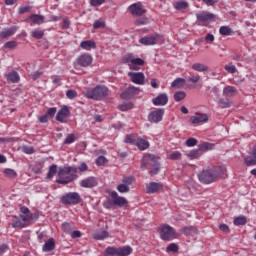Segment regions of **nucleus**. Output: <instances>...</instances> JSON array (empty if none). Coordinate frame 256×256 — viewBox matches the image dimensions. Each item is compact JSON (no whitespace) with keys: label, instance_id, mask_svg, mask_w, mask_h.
Returning a JSON list of instances; mask_svg holds the SVG:
<instances>
[{"label":"nucleus","instance_id":"1","mask_svg":"<svg viewBox=\"0 0 256 256\" xmlns=\"http://www.w3.org/2000/svg\"><path fill=\"white\" fill-rule=\"evenodd\" d=\"M225 173H227V168H225V166H213L202 170L198 174V179L200 183H203V185H211V183H215L216 181H219V179H223V177H225Z\"/></svg>","mask_w":256,"mask_h":256},{"label":"nucleus","instance_id":"2","mask_svg":"<svg viewBox=\"0 0 256 256\" xmlns=\"http://www.w3.org/2000/svg\"><path fill=\"white\" fill-rule=\"evenodd\" d=\"M75 179H77V168L66 166L59 169L56 183L59 185H67L72 181H75Z\"/></svg>","mask_w":256,"mask_h":256},{"label":"nucleus","instance_id":"3","mask_svg":"<svg viewBox=\"0 0 256 256\" xmlns=\"http://www.w3.org/2000/svg\"><path fill=\"white\" fill-rule=\"evenodd\" d=\"M109 95V88L106 86L97 85L95 88L88 90L84 96L87 99H94V101H101L103 97H107Z\"/></svg>","mask_w":256,"mask_h":256},{"label":"nucleus","instance_id":"4","mask_svg":"<svg viewBox=\"0 0 256 256\" xmlns=\"http://www.w3.org/2000/svg\"><path fill=\"white\" fill-rule=\"evenodd\" d=\"M147 165L152 167L151 171L149 172V175H151V177H153V175H157V173H159L161 169V165L153 155H147L142 158V162H141L142 169H146Z\"/></svg>","mask_w":256,"mask_h":256},{"label":"nucleus","instance_id":"5","mask_svg":"<svg viewBox=\"0 0 256 256\" xmlns=\"http://www.w3.org/2000/svg\"><path fill=\"white\" fill-rule=\"evenodd\" d=\"M91 65H93V56L89 53L80 54L74 61V69H79V67L87 69Z\"/></svg>","mask_w":256,"mask_h":256},{"label":"nucleus","instance_id":"6","mask_svg":"<svg viewBox=\"0 0 256 256\" xmlns=\"http://www.w3.org/2000/svg\"><path fill=\"white\" fill-rule=\"evenodd\" d=\"M159 233L162 241H173V239H177V232L170 225H163L159 229Z\"/></svg>","mask_w":256,"mask_h":256},{"label":"nucleus","instance_id":"7","mask_svg":"<svg viewBox=\"0 0 256 256\" xmlns=\"http://www.w3.org/2000/svg\"><path fill=\"white\" fill-rule=\"evenodd\" d=\"M63 205H79L81 203V195L77 192H69L62 196Z\"/></svg>","mask_w":256,"mask_h":256},{"label":"nucleus","instance_id":"8","mask_svg":"<svg viewBox=\"0 0 256 256\" xmlns=\"http://www.w3.org/2000/svg\"><path fill=\"white\" fill-rule=\"evenodd\" d=\"M128 11L133 17H141L147 13V10L143 8V4L141 2L130 5L128 7Z\"/></svg>","mask_w":256,"mask_h":256},{"label":"nucleus","instance_id":"9","mask_svg":"<svg viewBox=\"0 0 256 256\" xmlns=\"http://www.w3.org/2000/svg\"><path fill=\"white\" fill-rule=\"evenodd\" d=\"M159 39H161V35L153 34L150 36H144L140 38L139 43L144 45L145 47L157 45L159 43Z\"/></svg>","mask_w":256,"mask_h":256},{"label":"nucleus","instance_id":"10","mask_svg":"<svg viewBox=\"0 0 256 256\" xmlns=\"http://www.w3.org/2000/svg\"><path fill=\"white\" fill-rule=\"evenodd\" d=\"M163 115H165V109L158 108L149 113L148 121H150V123H161V121H163Z\"/></svg>","mask_w":256,"mask_h":256},{"label":"nucleus","instance_id":"11","mask_svg":"<svg viewBox=\"0 0 256 256\" xmlns=\"http://www.w3.org/2000/svg\"><path fill=\"white\" fill-rule=\"evenodd\" d=\"M128 77L135 85H145V74L143 72H128Z\"/></svg>","mask_w":256,"mask_h":256},{"label":"nucleus","instance_id":"12","mask_svg":"<svg viewBox=\"0 0 256 256\" xmlns=\"http://www.w3.org/2000/svg\"><path fill=\"white\" fill-rule=\"evenodd\" d=\"M135 95H139V88L135 86H129L126 90H124L120 97L121 99H125L126 101H129V99H133Z\"/></svg>","mask_w":256,"mask_h":256},{"label":"nucleus","instance_id":"13","mask_svg":"<svg viewBox=\"0 0 256 256\" xmlns=\"http://www.w3.org/2000/svg\"><path fill=\"white\" fill-rule=\"evenodd\" d=\"M97 185H99V182L94 176H90L80 181V186L84 189H93V187H97Z\"/></svg>","mask_w":256,"mask_h":256},{"label":"nucleus","instance_id":"14","mask_svg":"<svg viewBox=\"0 0 256 256\" xmlns=\"http://www.w3.org/2000/svg\"><path fill=\"white\" fill-rule=\"evenodd\" d=\"M153 105L156 107H163L169 103V96L165 93L159 94L157 97L152 99Z\"/></svg>","mask_w":256,"mask_h":256},{"label":"nucleus","instance_id":"15","mask_svg":"<svg viewBox=\"0 0 256 256\" xmlns=\"http://www.w3.org/2000/svg\"><path fill=\"white\" fill-rule=\"evenodd\" d=\"M196 18L199 23H209V21L215 19V15L207 11H202L196 14Z\"/></svg>","mask_w":256,"mask_h":256},{"label":"nucleus","instance_id":"16","mask_svg":"<svg viewBox=\"0 0 256 256\" xmlns=\"http://www.w3.org/2000/svg\"><path fill=\"white\" fill-rule=\"evenodd\" d=\"M110 197L113 199V205H117L118 207H125L128 203L125 197L119 196L115 191L110 193Z\"/></svg>","mask_w":256,"mask_h":256},{"label":"nucleus","instance_id":"17","mask_svg":"<svg viewBox=\"0 0 256 256\" xmlns=\"http://www.w3.org/2000/svg\"><path fill=\"white\" fill-rule=\"evenodd\" d=\"M163 191V184L159 182H150L146 184V193H158Z\"/></svg>","mask_w":256,"mask_h":256},{"label":"nucleus","instance_id":"18","mask_svg":"<svg viewBox=\"0 0 256 256\" xmlns=\"http://www.w3.org/2000/svg\"><path fill=\"white\" fill-rule=\"evenodd\" d=\"M69 108L67 106H63L56 115V121L59 123H65V119L70 115Z\"/></svg>","mask_w":256,"mask_h":256},{"label":"nucleus","instance_id":"19","mask_svg":"<svg viewBox=\"0 0 256 256\" xmlns=\"http://www.w3.org/2000/svg\"><path fill=\"white\" fill-rule=\"evenodd\" d=\"M190 121L193 125L207 123V121H209V117H207V114L197 113L190 118Z\"/></svg>","mask_w":256,"mask_h":256},{"label":"nucleus","instance_id":"20","mask_svg":"<svg viewBox=\"0 0 256 256\" xmlns=\"http://www.w3.org/2000/svg\"><path fill=\"white\" fill-rule=\"evenodd\" d=\"M245 164L247 167H253L256 165V146L252 148V152L250 156H246L244 158Z\"/></svg>","mask_w":256,"mask_h":256},{"label":"nucleus","instance_id":"21","mask_svg":"<svg viewBox=\"0 0 256 256\" xmlns=\"http://www.w3.org/2000/svg\"><path fill=\"white\" fill-rule=\"evenodd\" d=\"M17 26H12L10 28H5L0 32V39H7L8 37H13L14 33H17Z\"/></svg>","mask_w":256,"mask_h":256},{"label":"nucleus","instance_id":"22","mask_svg":"<svg viewBox=\"0 0 256 256\" xmlns=\"http://www.w3.org/2000/svg\"><path fill=\"white\" fill-rule=\"evenodd\" d=\"M143 65H145V60L141 58H133L129 69H131L132 71H139L140 67Z\"/></svg>","mask_w":256,"mask_h":256},{"label":"nucleus","instance_id":"23","mask_svg":"<svg viewBox=\"0 0 256 256\" xmlns=\"http://www.w3.org/2000/svg\"><path fill=\"white\" fill-rule=\"evenodd\" d=\"M135 145H136V147H138V149L140 151H145L146 149H149V147H150L149 141H147L141 137H138L136 139Z\"/></svg>","mask_w":256,"mask_h":256},{"label":"nucleus","instance_id":"24","mask_svg":"<svg viewBox=\"0 0 256 256\" xmlns=\"http://www.w3.org/2000/svg\"><path fill=\"white\" fill-rule=\"evenodd\" d=\"M80 47H81V49H84L85 51H91V49L97 48V44L93 40H86V41H82L80 43Z\"/></svg>","mask_w":256,"mask_h":256},{"label":"nucleus","instance_id":"25","mask_svg":"<svg viewBox=\"0 0 256 256\" xmlns=\"http://www.w3.org/2000/svg\"><path fill=\"white\" fill-rule=\"evenodd\" d=\"M8 83H19L21 77L17 71H12L6 75Z\"/></svg>","mask_w":256,"mask_h":256},{"label":"nucleus","instance_id":"26","mask_svg":"<svg viewBox=\"0 0 256 256\" xmlns=\"http://www.w3.org/2000/svg\"><path fill=\"white\" fill-rule=\"evenodd\" d=\"M133 253V248L130 246H123L118 248L117 256H129Z\"/></svg>","mask_w":256,"mask_h":256},{"label":"nucleus","instance_id":"27","mask_svg":"<svg viewBox=\"0 0 256 256\" xmlns=\"http://www.w3.org/2000/svg\"><path fill=\"white\" fill-rule=\"evenodd\" d=\"M237 93H238V91L233 86H226L223 89V95L225 97H235V95H237Z\"/></svg>","mask_w":256,"mask_h":256},{"label":"nucleus","instance_id":"28","mask_svg":"<svg viewBox=\"0 0 256 256\" xmlns=\"http://www.w3.org/2000/svg\"><path fill=\"white\" fill-rule=\"evenodd\" d=\"M55 249V240L53 238H50L48 241L45 242L42 251L44 253H49V251H53Z\"/></svg>","mask_w":256,"mask_h":256},{"label":"nucleus","instance_id":"29","mask_svg":"<svg viewBox=\"0 0 256 256\" xmlns=\"http://www.w3.org/2000/svg\"><path fill=\"white\" fill-rule=\"evenodd\" d=\"M20 219L22 220V223L25 225V223H31L33 219H37V214H20Z\"/></svg>","mask_w":256,"mask_h":256},{"label":"nucleus","instance_id":"30","mask_svg":"<svg viewBox=\"0 0 256 256\" xmlns=\"http://www.w3.org/2000/svg\"><path fill=\"white\" fill-rule=\"evenodd\" d=\"M185 78H177L171 83L172 89H181L182 87H185Z\"/></svg>","mask_w":256,"mask_h":256},{"label":"nucleus","instance_id":"31","mask_svg":"<svg viewBox=\"0 0 256 256\" xmlns=\"http://www.w3.org/2000/svg\"><path fill=\"white\" fill-rule=\"evenodd\" d=\"M183 235H193L199 233V230L195 226H186L182 228Z\"/></svg>","mask_w":256,"mask_h":256},{"label":"nucleus","instance_id":"32","mask_svg":"<svg viewBox=\"0 0 256 256\" xmlns=\"http://www.w3.org/2000/svg\"><path fill=\"white\" fill-rule=\"evenodd\" d=\"M30 35L34 39H43V37L45 36V31L40 28H36L30 32Z\"/></svg>","mask_w":256,"mask_h":256},{"label":"nucleus","instance_id":"33","mask_svg":"<svg viewBox=\"0 0 256 256\" xmlns=\"http://www.w3.org/2000/svg\"><path fill=\"white\" fill-rule=\"evenodd\" d=\"M199 151H213L215 149V144H211L209 142H203L198 145Z\"/></svg>","mask_w":256,"mask_h":256},{"label":"nucleus","instance_id":"34","mask_svg":"<svg viewBox=\"0 0 256 256\" xmlns=\"http://www.w3.org/2000/svg\"><path fill=\"white\" fill-rule=\"evenodd\" d=\"M73 229H75V223L73 222H64L62 223V231H64V233H72Z\"/></svg>","mask_w":256,"mask_h":256},{"label":"nucleus","instance_id":"35","mask_svg":"<svg viewBox=\"0 0 256 256\" xmlns=\"http://www.w3.org/2000/svg\"><path fill=\"white\" fill-rule=\"evenodd\" d=\"M109 237V232L107 230L99 231L94 234V239L96 241H103V239H107Z\"/></svg>","mask_w":256,"mask_h":256},{"label":"nucleus","instance_id":"36","mask_svg":"<svg viewBox=\"0 0 256 256\" xmlns=\"http://www.w3.org/2000/svg\"><path fill=\"white\" fill-rule=\"evenodd\" d=\"M189 8V3L185 1H179L174 3V9L177 11H183Z\"/></svg>","mask_w":256,"mask_h":256},{"label":"nucleus","instance_id":"37","mask_svg":"<svg viewBox=\"0 0 256 256\" xmlns=\"http://www.w3.org/2000/svg\"><path fill=\"white\" fill-rule=\"evenodd\" d=\"M220 35L227 37L229 35H233V29L229 26H221L219 29Z\"/></svg>","mask_w":256,"mask_h":256},{"label":"nucleus","instance_id":"38","mask_svg":"<svg viewBox=\"0 0 256 256\" xmlns=\"http://www.w3.org/2000/svg\"><path fill=\"white\" fill-rule=\"evenodd\" d=\"M30 19L32 22L35 23V25H41V23H43V21H45V17L38 15V14L30 15Z\"/></svg>","mask_w":256,"mask_h":256},{"label":"nucleus","instance_id":"39","mask_svg":"<svg viewBox=\"0 0 256 256\" xmlns=\"http://www.w3.org/2000/svg\"><path fill=\"white\" fill-rule=\"evenodd\" d=\"M192 69L194 71H198L199 73H203V71H208L209 70V67L205 66L204 64L202 63H194L192 65Z\"/></svg>","mask_w":256,"mask_h":256},{"label":"nucleus","instance_id":"40","mask_svg":"<svg viewBox=\"0 0 256 256\" xmlns=\"http://www.w3.org/2000/svg\"><path fill=\"white\" fill-rule=\"evenodd\" d=\"M4 175L8 179H16L17 178V172L14 169L6 168L4 170Z\"/></svg>","mask_w":256,"mask_h":256},{"label":"nucleus","instance_id":"41","mask_svg":"<svg viewBox=\"0 0 256 256\" xmlns=\"http://www.w3.org/2000/svg\"><path fill=\"white\" fill-rule=\"evenodd\" d=\"M166 253H179V245L176 243H170L166 247Z\"/></svg>","mask_w":256,"mask_h":256},{"label":"nucleus","instance_id":"42","mask_svg":"<svg viewBox=\"0 0 256 256\" xmlns=\"http://www.w3.org/2000/svg\"><path fill=\"white\" fill-rule=\"evenodd\" d=\"M56 174H57V164H53L49 167L47 179H53V177H55Z\"/></svg>","mask_w":256,"mask_h":256},{"label":"nucleus","instance_id":"43","mask_svg":"<svg viewBox=\"0 0 256 256\" xmlns=\"http://www.w3.org/2000/svg\"><path fill=\"white\" fill-rule=\"evenodd\" d=\"M134 58L135 57L133 56V54H126L122 58V63H125L126 65H128V67H130Z\"/></svg>","mask_w":256,"mask_h":256},{"label":"nucleus","instance_id":"44","mask_svg":"<svg viewBox=\"0 0 256 256\" xmlns=\"http://www.w3.org/2000/svg\"><path fill=\"white\" fill-rule=\"evenodd\" d=\"M185 97H187V94L183 91H177L174 94V100L176 102L183 101V99H185Z\"/></svg>","mask_w":256,"mask_h":256},{"label":"nucleus","instance_id":"45","mask_svg":"<svg viewBox=\"0 0 256 256\" xmlns=\"http://www.w3.org/2000/svg\"><path fill=\"white\" fill-rule=\"evenodd\" d=\"M218 104L222 109H227L228 107H231V101H229V99L222 98L218 101Z\"/></svg>","mask_w":256,"mask_h":256},{"label":"nucleus","instance_id":"46","mask_svg":"<svg viewBox=\"0 0 256 256\" xmlns=\"http://www.w3.org/2000/svg\"><path fill=\"white\" fill-rule=\"evenodd\" d=\"M118 248L115 247H107L105 253L107 256H117Z\"/></svg>","mask_w":256,"mask_h":256},{"label":"nucleus","instance_id":"47","mask_svg":"<svg viewBox=\"0 0 256 256\" xmlns=\"http://www.w3.org/2000/svg\"><path fill=\"white\" fill-rule=\"evenodd\" d=\"M234 225H247V218L245 216L235 218Z\"/></svg>","mask_w":256,"mask_h":256},{"label":"nucleus","instance_id":"48","mask_svg":"<svg viewBox=\"0 0 256 256\" xmlns=\"http://www.w3.org/2000/svg\"><path fill=\"white\" fill-rule=\"evenodd\" d=\"M117 191H119V193H129L130 188L127 184H119L117 186Z\"/></svg>","mask_w":256,"mask_h":256},{"label":"nucleus","instance_id":"49","mask_svg":"<svg viewBox=\"0 0 256 256\" xmlns=\"http://www.w3.org/2000/svg\"><path fill=\"white\" fill-rule=\"evenodd\" d=\"M189 159H199V148L193 149L188 153Z\"/></svg>","mask_w":256,"mask_h":256},{"label":"nucleus","instance_id":"50","mask_svg":"<svg viewBox=\"0 0 256 256\" xmlns=\"http://www.w3.org/2000/svg\"><path fill=\"white\" fill-rule=\"evenodd\" d=\"M149 23V19L148 18H138L135 20L134 24L136 26H139V25H147Z\"/></svg>","mask_w":256,"mask_h":256},{"label":"nucleus","instance_id":"51","mask_svg":"<svg viewBox=\"0 0 256 256\" xmlns=\"http://www.w3.org/2000/svg\"><path fill=\"white\" fill-rule=\"evenodd\" d=\"M93 28L94 29H105V21L96 20L93 23Z\"/></svg>","mask_w":256,"mask_h":256},{"label":"nucleus","instance_id":"52","mask_svg":"<svg viewBox=\"0 0 256 256\" xmlns=\"http://www.w3.org/2000/svg\"><path fill=\"white\" fill-rule=\"evenodd\" d=\"M17 47V41L11 40L4 44V49H15Z\"/></svg>","mask_w":256,"mask_h":256},{"label":"nucleus","instance_id":"53","mask_svg":"<svg viewBox=\"0 0 256 256\" xmlns=\"http://www.w3.org/2000/svg\"><path fill=\"white\" fill-rule=\"evenodd\" d=\"M189 77H188V81H190V83H198V81L201 79V76L199 75H194L193 73H189Z\"/></svg>","mask_w":256,"mask_h":256},{"label":"nucleus","instance_id":"54","mask_svg":"<svg viewBox=\"0 0 256 256\" xmlns=\"http://www.w3.org/2000/svg\"><path fill=\"white\" fill-rule=\"evenodd\" d=\"M22 151L23 153H26V155H33V153H35V148L31 146H23Z\"/></svg>","mask_w":256,"mask_h":256},{"label":"nucleus","instance_id":"55","mask_svg":"<svg viewBox=\"0 0 256 256\" xmlns=\"http://www.w3.org/2000/svg\"><path fill=\"white\" fill-rule=\"evenodd\" d=\"M75 134H69L66 139L64 140V143L66 145H71V143H75Z\"/></svg>","mask_w":256,"mask_h":256},{"label":"nucleus","instance_id":"56","mask_svg":"<svg viewBox=\"0 0 256 256\" xmlns=\"http://www.w3.org/2000/svg\"><path fill=\"white\" fill-rule=\"evenodd\" d=\"M168 159H172V161H177V160L181 159V152H178V151L173 152L172 154H170L168 156Z\"/></svg>","mask_w":256,"mask_h":256},{"label":"nucleus","instance_id":"57","mask_svg":"<svg viewBox=\"0 0 256 256\" xmlns=\"http://www.w3.org/2000/svg\"><path fill=\"white\" fill-rule=\"evenodd\" d=\"M105 163H107V158H105V156H99L96 159V165H98V167H101L102 165H105Z\"/></svg>","mask_w":256,"mask_h":256},{"label":"nucleus","instance_id":"58","mask_svg":"<svg viewBox=\"0 0 256 256\" xmlns=\"http://www.w3.org/2000/svg\"><path fill=\"white\" fill-rule=\"evenodd\" d=\"M137 140H135V135L130 134L125 137L124 142L130 143L131 145L135 144Z\"/></svg>","mask_w":256,"mask_h":256},{"label":"nucleus","instance_id":"59","mask_svg":"<svg viewBox=\"0 0 256 256\" xmlns=\"http://www.w3.org/2000/svg\"><path fill=\"white\" fill-rule=\"evenodd\" d=\"M55 113H57V108L52 107L47 110L46 115L48 116V118L50 117V119H53V117H55Z\"/></svg>","mask_w":256,"mask_h":256},{"label":"nucleus","instance_id":"60","mask_svg":"<svg viewBox=\"0 0 256 256\" xmlns=\"http://www.w3.org/2000/svg\"><path fill=\"white\" fill-rule=\"evenodd\" d=\"M225 71H227L228 73H237V67H235V65H226L224 67Z\"/></svg>","mask_w":256,"mask_h":256},{"label":"nucleus","instance_id":"61","mask_svg":"<svg viewBox=\"0 0 256 256\" xmlns=\"http://www.w3.org/2000/svg\"><path fill=\"white\" fill-rule=\"evenodd\" d=\"M105 3V0H90L91 7H100V5H103Z\"/></svg>","mask_w":256,"mask_h":256},{"label":"nucleus","instance_id":"62","mask_svg":"<svg viewBox=\"0 0 256 256\" xmlns=\"http://www.w3.org/2000/svg\"><path fill=\"white\" fill-rule=\"evenodd\" d=\"M66 97L68 99H75V97H77V91H75V90H67Z\"/></svg>","mask_w":256,"mask_h":256},{"label":"nucleus","instance_id":"63","mask_svg":"<svg viewBox=\"0 0 256 256\" xmlns=\"http://www.w3.org/2000/svg\"><path fill=\"white\" fill-rule=\"evenodd\" d=\"M186 145H187V147H195V145H197V139H195V138H188L186 140Z\"/></svg>","mask_w":256,"mask_h":256},{"label":"nucleus","instance_id":"64","mask_svg":"<svg viewBox=\"0 0 256 256\" xmlns=\"http://www.w3.org/2000/svg\"><path fill=\"white\" fill-rule=\"evenodd\" d=\"M120 111H129V109H133V104H121L119 106Z\"/></svg>","mask_w":256,"mask_h":256}]
</instances>
